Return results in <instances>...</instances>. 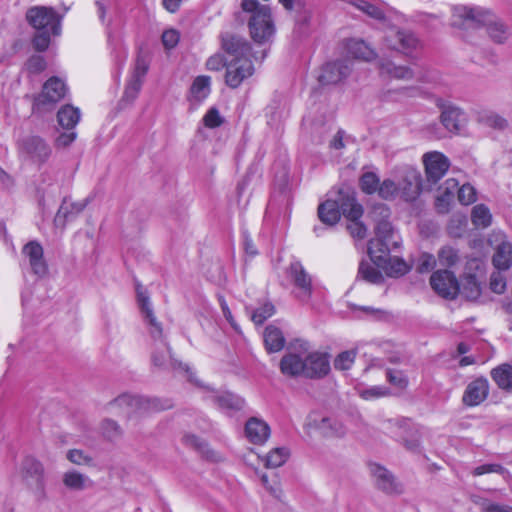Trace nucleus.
I'll use <instances>...</instances> for the list:
<instances>
[{"mask_svg": "<svg viewBox=\"0 0 512 512\" xmlns=\"http://www.w3.org/2000/svg\"><path fill=\"white\" fill-rule=\"evenodd\" d=\"M453 18V25L465 30L484 31L496 43H503L508 38L504 24L482 8L456 6L453 9Z\"/></svg>", "mask_w": 512, "mask_h": 512, "instance_id": "nucleus-1", "label": "nucleus"}, {"mask_svg": "<svg viewBox=\"0 0 512 512\" xmlns=\"http://www.w3.org/2000/svg\"><path fill=\"white\" fill-rule=\"evenodd\" d=\"M137 298L145 320L150 326V335L155 341L154 350L152 352V362L154 366L159 368L180 367L181 363H177L171 358L169 346L164 341L162 326L153 314L148 296L144 292L138 291Z\"/></svg>", "mask_w": 512, "mask_h": 512, "instance_id": "nucleus-2", "label": "nucleus"}, {"mask_svg": "<svg viewBox=\"0 0 512 512\" xmlns=\"http://www.w3.org/2000/svg\"><path fill=\"white\" fill-rule=\"evenodd\" d=\"M241 7L251 14L249 29L252 39L257 43L268 41L274 34L269 7L261 5L258 0H242Z\"/></svg>", "mask_w": 512, "mask_h": 512, "instance_id": "nucleus-3", "label": "nucleus"}, {"mask_svg": "<svg viewBox=\"0 0 512 512\" xmlns=\"http://www.w3.org/2000/svg\"><path fill=\"white\" fill-rule=\"evenodd\" d=\"M67 93L64 81L56 76L49 78L42 87L41 92L35 97L33 108L38 112L52 110Z\"/></svg>", "mask_w": 512, "mask_h": 512, "instance_id": "nucleus-4", "label": "nucleus"}, {"mask_svg": "<svg viewBox=\"0 0 512 512\" xmlns=\"http://www.w3.org/2000/svg\"><path fill=\"white\" fill-rule=\"evenodd\" d=\"M386 430L395 438L401 439L410 451H417L421 445L422 430L409 419H391L386 423Z\"/></svg>", "mask_w": 512, "mask_h": 512, "instance_id": "nucleus-5", "label": "nucleus"}, {"mask_svg": "<svg viewBox=\"0 0 512 512\" xmlns=\"http://www.w3.org/2000/svg\"><path fill=\"white\" fill-rule=\"evenodd\" d=\"M26 20L36 31H51L53 36L61 33L60 17L53 8L31 7L26 12Z\"/></svg>", "mask_w": 512, "mask_h": 512, "instance_id": "nucleus-6", "label": "nucleus"}, {"mask_svg": "<svg viewBox=\"0 0 512 512\" xmlns=\"http://www.w3.org/2000/svg\"><path fill=\"white\" fill-rule=\"evenodd\" d=\"M355 197V192L349 187L340 188L333 198L327 199L318 207V216L320 220L327 225H334L340 220L343 214V203L346 202V196Z\"/></svg>", "mask_w": 512, "mask_h": 512, "instance_id": "nucleus-7", "label": "nucleus"}, {"mask_svg": "<svg viewBox=\"0 0 512 512\" xmlns=\"http://www.w3.org/2000/svg\"><path fill=\"white\" fill-rule=\"evenodd\" d=\"M150 60L144 53H139L135 60L131 76L127 81L122 101L132 103L141 90L144 78L149 70Z\"/></svg>", "mask_w": 512, "mask_h": 512, "instance_id": "nucleus-8", "label": "nucleus"}, {"mask_svg": "<svg viewBox=\"0 0 512 512\" xmlns=\"http://www.w3.org/2000/svg\"><path fill=\"white\" fill-rule=\"evenodd\" d=\"M111 405L119 408L129 417L160 409L157 400L130 394L117 397Z\"/></svg>", "mask_w": 512, "mask_h": 512, "instance_id": "nucleus-9", "label": "nucleus"}, {"mask_svg": "<svg viewBox=\"0 0 512 512\" xmlns=\"http://www.w3.org/2000/svg\"><path fill=\"white\" fill-rule=\"evenodd\" d=\"M304 429L308 434L317 432L324 437L340 438L346 434V428L342 423L316 413H312L308 416Z\"/></svg>", "mask_w": 512, "mask_h": 512, "instance_id": "nucleus-10", "label": "nucleus"}, {"mask_svg": "<svg viewBox=\"0 0 512 512\" xmlns=\"http://www.w3.org/2000/svg\"><path fill=\"white\" fill-rule=\"evenodd\" d=\"M385 42L393 50L404 54H412L421 47L419 39L410 31L399 30L389 26L385 33Z\"/></svg>", "mask_w": 512, "mask_h": 512, "instance_id": "nucleus-11", "label": "nucleus"}, {"mask_svg": "<svg viewBox=\"0 0 512 512\" xmlns=\"http://www.w3.org/2000/svg\"><path fill=\"white\" fill-rule=\"evenodd\" d=\"M345 200L346 202L342 205L344 207L343 215L348 220L347 230L353 238L362 240L367 235V228L360 221L363 215V208L357 203L355 197H351V195L346 196Z\"/></svg>", "mask_w": 512, "mask_h": 512, "instance_id": "nucleus-12", "label": "nucleus"}, {"mask_svg": "<svg viewBox=\"0 0 512 512\" xmlns=\"http://www.w3.org/2000/svg\"><path fill=\"white\" fill-rule=\"evenodd\" d=\"M430 285L436 294L446 299H454L460 292L456 276L447 269L435 271L430 277Z\"/></svg>", "mask_w": 512, "mask_h": 512, "instance_id": "nucleus-13", "label": "nucleus"}, {"mask_svg": "<svg viewBox=\"0 0 512 512\" xmlns=\"http://www.w3.org/2000/svg\"><path fill=\"white\" fill-rule=\"evenodd\" d=\"M253 73L254 66L249 58L231 59L226 64L225 83L235 89Z\"/></svg>", "mask_w": 512, "mask_h": 512, "instance_id": "nucleus-14", "label": "nucleus"}, {"mask_svg": "<svg viewBox=\"0 0 512 512\" xmlns=\"http://www.w3.org/2000/svg\"><path fill=\"white\" fill-rule=\"evenodd\" d=\"M19 150L22 157L38 164L44 163L51 153L49 146L38 136L23 139Z\"/></svg>", "mask_w": 512, "mask_h": 512, "instance_id": "nucleus-15", "label": "nucleus"}, {"mask_svg": "<svg viewBox=\"0 0 512 512\" xmlns=\"http://www.w3.org/2000/svg\"><path fill=\"white\" fill-rule=\"evenodd\" d=\"M296 296L301 301H308L312 295V279L300 262L291 263L288 269Z\"/></svg>", "mask_w": 512, "mask_h": 512, "instance_id": "nucleus-16", "label": "nucleus"}, {"mask_svg": "<svg viewBox=\"0 0 512 512\" xmlns=\"http://www.w3.org/2000/svg\"><path fill=\"white\" fill-rule=\"evenodd\" d=\"M422 159L427 180L433 183L438 182L450 167L449 159L438 151L427 152Z\"/></svg>", "mask_w": 512, "mask_h": 512, "instance_id": "nucleus-17", "label": "nucleus"}, {"mask_svg": "<svg viewBox=\"0 0 512 512\" xmlns=\"http://www.w3.org/2000/svg\"><path fill=\"white\" fill-rule=\"evenodd\" d=\"M399 197L405 201L414 200L421 190V175L414 168H406L402 171L397 181Z\"/></svg>", "mask_w": 512, "mask_h": 512, "instance_id": "nucleus-18", "label": "nucleus"}, {"mask_svg": "<svg viewBox=\"0 0 512 512\" xmlns=\"http://www.w3.org/2000/svg\"><path fill=\"white\" fill-rule=\"evenodd\" d=\"M305 365L307 378L325 377L331 369L328 355L319 351H305Z\"/></svg>", "mask_w": 512, "mask_h": 512, "instance_id": "nucleus-19", "label": "nucleus"}, {"mask_svg": "<svg viewBox=\"0 0 512 512\" xmlns=\"http://www.w3.org/2000/svg\"><path fill=\"white\" fill-rule=\"evenodd\" d=\"M350 66L347 61H337L325 64L318 76L322 85H333L341 82L350 73Z\"/></svg>", "mask_w": 512, "mask_h": 512, "instance_id": "nucleus-20", "label": "nucleus"}, {"mask_svg": "<svg viewBox=\"0 0 512 512\" xmlns=\"http://www.w3.org/2000/svg\"><path fill=\"white\" fill-rule=\"evenodd\" d=\"M22 255L27 259L34 274L41 277L47 273V264L44 259L43 248L38 242H28L22 249Z\"/></svg>", "mask_w": 512, "mask_h": 512, "instance_id": "nucleus-21", "label": "nucleus"}, {"mask_svg": "<svg viewBox=\"0 0 512 512\" xmlns=\"http://www.w3.org/2000/svg\"><path fill=\"white\" fill-rule=\"evenodd\" d=\"M280 370L286 376L306 377L305 351L287 352L280 361Z\"/></svg>", "mask_w": 512, "mask_h": 512, "instance_id": "nucleus-22", "label": "nucleus"}, {"mask_svg": "<svg viewBox=\"0 0 512 512\" xmlns=\"http://www.w3.org/2000/svg\"><path fill=\"white\" fill-rule=\"evenodd\" d=\"M377 487L386 494H399L402 492L401 485L396 481L393 474L379 464L370 466Z\"/></svg>", "mask_w": 512, "mask_h": 512, "instance_id": "nucleus-23", "label": "nucleus"}, {"mask_svg": "<svg viewBox=\"0 0 512 512\" xmlns=\"http://www.w3.org/2000/svg\"><path fill=\"white\" fill-rule=\"evenodd\" d=\"M488 393V380L486 378L480 377L471 381L467 385L462 397V401L467 406H477L487 398Z\"/></svg>", "mask_w": 512, "mask_h": 512, "instance_id": "nucleus-24", "label": "nucleus"}, {"mask_svg": "<svg viewBox=\"0 0 512 512\" xmlns=\"http://www.w3.org/2000/svg\"><path fill=\"white\" fill-rule=\"evenodd\" d=\"M466 113L459 107L448 105L443 107L440 121L450 132H459L467 123Z\"/></svg>", "mask_w": 512, "mask_h": 512, "instance_id": "nucleus-25", "label": "nucleus"}, {"mask_svg": "<svg viewBox=\"0 0 512 512\" xmlns=\"http://www.w3.org/2000/svg\"><path fill=\"white\" fill-rule=\"evenodd\" d=\"M245 436L253 444H263L270 436L268 424L259 418L252 417L245 424Z\"/></svg>", "mask_w": 512, "mask_h": 512, "instance_id": "nucleus-26", "label": "nucleus"}, {"mask_svg": "<svg viewBox=\"0 0 512 512\" xmlns=\"http://www.w3.org/2000/svg\"><path fill=\"white\" fill-rule=\"evenodd\" d=\"M354 5L358 10L362 11L367 16L378 20L383 24L390 23L392 20L399 18V15L396 12L390 9L385 10L382 7L367 0H357Z\"/></svg>", "mask_w": 512, "mask_h": 512, "instance_id": "nucleus-27", "label": "nucleus"}, {"mask_svg": "<svg viewBox=\"0 0 512 512\" xmlns=\"http://www.w3.org/2000/svg\"><path fill=\"white\" fill-rule=\"evenodd\" d=\"M86 205V199L75 202L71 199L65 198L55 216V224L57 226L64 227L66 222L74 219L77 215H79L85 209Z\"/></svg>", "mask_w": 512, "mask_h": 512, "instance_id": "nucleus-28", "label": "nucleus"}, {"mask_svg": "<svg viewBox=\"0 0 512 512\" xmlns=\"http://www.w3.org/2000/svg\"><path fill=\"white\" fill-rule=\"evenodd\" d=\"M458 186L459 183L456 179L449 178L439 187L435 201V206L439 213H447L449 211Z\"/></svg>", "mask_w": 512, "mask_h": 512, "instance_id": "nucleus-29", "label": "nucleus"}, {"mask_svg": "<svg viewBox=\"0 0 512 512\" xmlns=\"http://www.w3.org/2000/svg\"><path fill=\"white\" fill-rule=\"evenodd\" d=\"M63 486L72 492L84 491L92 486V480L88 475L76 470L68 469L61 477Z\"/></svg>", "mask_w": 512, "mask_h": 512, "instance_id": "nucleus-30", "label": "nucleus"}, {"mask_svg": "<svg viewBox=\"0 0 512 512\" xmlns=\"http://www.w3.org/2000/svg\"><path fill=\"white\" fill-rule=\"evenodd\" d=\"M223 49L232 57V59L248 58L250 46L242 37L226 34L222 37Z\"/></svg>", "mask_w": 512, "mask_h": 512, "instance_id": "nucleus-31", "label": "nucleus"}, {"mask_svg": "<svg viewBox=\"0 0 512 512\" xmlns=\"http://www.w3.org/2000/svg\"><path fill=\"white\" fill-rule=\"evenodd\" d=\"M398 242H389L379 239H371L368 244V254L372 262L376 265H383L390 256V247H396Z\"/></svg>", "mask_w": 512, "mask_h": 512, "instance_id": "nucleus-32", "label": "nucleus"}, {"mask_svg": "<svg viewBox=\"0 0 512 512\" xmlns=\"http://www.w3.org/2000/svg\"><path fill=\"white\" fill-rule=\"evenodd\" d=\"M491 378L496 385L508 393H512V365L504 363L491 370Z\"/></svg>", "mask_w": 512, "mask_h": 512, "instance_id": "nucleus-33", "label": "nucleus"}, {"mask_svg": "<svg viewBox=\"0 0 512 512\" xmlns=\"http://www.w3.org/2000/svg\"><path fill=\"white\" fill-rule=\"evenodd\" d=\"M379 69L381 74L398 80H410L414 77L410 67L396 65L390 60H382L379 64Z\"/></svg>", "mask_w": 512, "mask_h": 512, "instance_id": "nucleus-34", "label": "nucleus"}, {"mask_svg": "<svg viewBox=\"0 0 512 512\" xmlns=\"http://www.w3.org/2000/svg\"><path fill=\"white\" fill-rule=\"evenodd\" d=\"M81 117L80 110L72 105L63 106L57 113L59 125L67 130H73Z\"/></svg>", "mask_w": 512, "mask_h": 512, "instance_id": "nucleus-35", "label": "nucleus"}, {"mask_svg": "<svg viewBox=\"0 0 512 512\" xmlns=\"http://www.w3.org/2000/svg\"><path fill=\"white\" fill-rule=\"evenodd\" d=\"M264 343L268 352H278L285 345V338L280 329L268 326L264 332Z\"/></svg>", "mask_w": 512, "mask_h": 512, "instance_id": "nucleus-36", "label": "nucleus"}, {"mask_svg": "<svg viewBox=\"0 0 512 512\" xmlns=\"http://www.w3.org/2000/svg\"><path fill=\"white\" fill-rule=\"evenodd\" d=\"M347 52L353 58L364 61H370L375 57V52L362 40H349L347 43Z\"/></svg>", "mask_w": 512, "mask_h": 512, "instance_id": "nucleus-37", "label": "nucleus"}, {"mask_svg": "<svg viewBox=\"0 0 512 512\" xmlns=\"http://www.w3.org/2000/svg\"><path fill=\"white\" fill-rule=\"evenodd\" d=\"M493 264L498 270H506L512 264V244L503 241L496 249Z\"/></svg>", "mask_w": 512, "mask_h": 512, "instance_id": "nucleus-38", "label": "nucleus"}, {"mask_svg": "<svg viewBox=\"0 0 512 512\" xmlns=\"http://www.w3.org/2000/svg\"><path fill=\"white\" fill-rule=\"evenodd\" d=\"M213 400L223 410H240L245 403L243 398L230 392L219 393Z\"/></svg>", "mask_w": 512, "mask_h": 512, "instance_id": "nucleus-39", "label": "nucleus"}, {"mask_svg": "<svg viewBox=\"0 0 512 512\" xmlns=\"http://www.w3.org/2000/svg\"><path fill=\"white\" fill-rule=\"evenodd\" d=\"M477 120L479 123L497 130H504L508 127V121L503 116L489 110L480 111Z\"/></svg>", "mask_w": 512, "mask_h": 512, "instance_id": "nucleus-40", "label": "nucleus"}, {"mask_svg": "<svg viewBox=\"0 0 512 512\" xmlns=\"http://www.w3.org/2000/svg\"><path fill=\"white\" fill-rule=\"evenodd\" d=\"M386 260L387 261H385L383 265H379L378 267L381 268L389 277L403 276L409 270L405 261L398 257L389 256Z\"/></svg>", "mask_w": 512, "mask_h": 512, "instance_id": "nucleus-41", "label": "nucleus"}, {"mask_svg": "<svg viewBox=\"0 0 512 512\" xmlns=\"http://www.w3.org/2000/svg\"><path fill=\"white\" fill-rule=\"evenodd\" d=\"M211 78L209 76H198L192 83L190 88L191 97L201 102L210 94Z\"/></svg>", "mask_w": 512, "mask_h": 512, "instance_id": "nucleus-42", "label": "nucleus"}, {"mask_svg": "<svg viewBox=\"0 0 512 512\" xmlns=\"http://www.w3.org/2000/svg\"><path fill=\"white\" fill-rule=\"evenodd\" d=\"M437 261L441 266L453 268L461 262V256L454 247L444 246L438 251Z\"/></svg>", "mask_w": 512, "mask_h": 512, "instance_id": "nucleus-43", "label": "nucleus"}, {"mask_svg": "<svg viewBox=\"0 0 512 512\" xmlns=\"http://www.w3.org/2000/svg\"><path fill=\"white\" fill-rule=\"evenodd\" d=\"M469 300L477 299L481 294L480 282L476 275L465 276L462 284L460 285V292Z\"/></svg>", "mask_w": 512, "mask_h": 512, "instance_id": "nucleus-44", "label": "nucleus"}, {"mask_svg": "<svg viewBox=\"0 0 512 512\" xmlns=\"http://www.w3.org/2000/svg\"><path fill=\"white\" fill-rule=\"evenodd\" d=\"M22 471L26 476L36 478L41 487L43 486L44 467L40 461L33 457H26L22 463Z\"/></svg>", "mask_w": 512, "mask_h": 512, "instance_id": "nucleus-45", "label": "nucleus"}, {"mask_svg": "<svg viewBox=\"0 0 512 512\" xmlns=\"http://www.w3.org/2000/svg\"><path fill=\"white\" fill-rule=\"evenodd\" d=\"M358 278L371 284H379L383 281L382 274L370 263L361 262L358 269Z\"/></svg>", "mask_w": 512, "mask_h": 512, "instance_id": "nucleus-46", "label": "nucleus"}, {"mask_svg": "<svg viewBox=\"0 0 512 512\" xmlns=\"http://www.w3.org/2000/svg\"><path fill=\"white\" fill-rule=\"evenodd\" d=\"M66 459L76 465V466H85V467H93L94 466V459L93 457L81 450V449H69L66 452Z\"/></svg>", "mask_w": 512, "mask_h": 512, "instance_id": "nucleus-47", "label": "nucleus"}, {"mask_svg": "<svg viewBox=\"0 0 512 512\" xmlns=\"http://www.w3.org/2000/svg\"><path fill=\"white\" fill-rule=\"evenodd\" d=\"M472 223L478 228H486L491 224L492 216L489 209L480 204L476 205L472 210Z\"/></svg>", "mask_w": 512, "mask_h": 512, "instance_id": "nucleus-48", "label": "nucleus"}, {"mask_svg": "<svg viewBox=\"0 0 512 512\" xmlns=\"http://www.w3.org/2000/svg\"><path fill=\"white\" fill-rule=\"evenodd\" d=\"M289 457V451L286 448H275L271 450L265 458L267 468H278L282 466Z\"/></svg>", "mask_w": 512, "mask_h": 512, "instance_id": "nucleus-49", "label": "nucleus"}, {"mask_svg": "<svg viewBox=\"0 0 512 512\" xmlns=\"http://www.w3.org/2000/svg\"><path fill=\"white\" fill-rule=\"evenodd\" d=\"M472 501L479 506L481 512H512V507L491 502L480 496H473Z\"/></svg>", "mask_w": 512, "mask_h": 512, "instance_id": "nucleus-50", "label": "nucleus"}, {"mask_svg": "<svg viewBox=\"0 0 512 512\" xmlns=\"http://www.w3.org/2000/svg\"><path fill=\"white\" fill-rule=\"evenodd\" d=\"M396 235L389 222V219L385 221H379L378 224L375 225V238L379 240H385L389 242H398L395 239Z\"/></svg>", "mask_w": 512, "mask_h": 512, "instance_id": "nucleus-51", "label": "nucleus"}, {"mask_svg": "<svg viewBox=\"0 0 512 512\" xmlns=\"http://www.w3.org/2000/svg\"><path fill=\"white\" fill-rule=\"evenodd\" d=\"M356 358V351L355 350H348L343 351L340 354L337 355V357L334 360V367L336 370L340 371H346L349 370Z\"/></svg>", "mask_w": 512, "mask_h": 512, "instance_id": "nucleus-52", "label": "nucleus"}, {"mask_svg": "<svg viewBox=\"0 0 512 512\" xmlns=\"http://www.w3.org/2000/svg\"><path fill=\"white\" fill-rule=\"evenodd\" d=\"M379 184V178L372 172H366L360 178L361 190L366 194H373L377 192Z\"/></svg>", "mask_w": 512, "mask_h": 512, "instance_id": "nucleus-53", "label": "nucleus"}, {"mask_svg": "<svg viewBox=\"0 0 512 512\" xmlns=\"http://www.w3.org/2000/svg\"><path fill=\"white\" fill-rule=\"evenodd\" d=\"M378 195L385 200H392L399 197L397 182L386 179L379 184Z\"/></svg>", "mask_w": 512, "mask_h": 512, "instance_id": "nucleus-54", "label": "nucleus"}, {"mask_svg": "<svg viewBox=\"0 0 512 512\" xmlns=\"http://www.w3.org/2000/svg\"><path fill=\"white\" fill-rule=\"evenodd\" d=\"M274 313V306L271 303H265L261 307L253 311L251 319L256 325H261Z\"/></svg>", "mask_w": 512, "mask_h": 512, "instance_id": "nucleus-55", "label": "nucleus"}, {"mask_svg": "<svg viewBox=\"0 0 512 512\" xmlns=\"http://www.w3.org/2000/svg\"><path fill=\"white\" fill-rule=\"evenodd\" d=\"M359 396L364 400H374L389 395V389L384 386H372L359 389Z\"/></svg>", "mask_w": 512, "mask_h": 512, "instance_id": "nucleus-56", "label": "nucleus"}, {"mask_svg": "<svg viewBox=\"0 0 512 512\" xmlns=\"http://www.w3.org/2000/svg\"><path fill=\"white\" fill-rule=\"evenodd\" d=\"M52 35L51 31H37L32 40L34 49L39 52L45 51L49 47Z\"/></svg>", "mask_w": 512, "mask_h": 512, "instance_id": "nucleus-57", "label": "nucleus"}, {"mask_svg": "<svg viewBox=\"0 0 512 512\" xmlns=\"http://www.w3.org/2000/svg\"><path fill=\"white\" fill-rule=\"evenodd\" d=\"M489 473H498V474H502V475H509V472L502 465L496 464V463L480 465V466L476 467L472 472V474L474 476H481V475L489 474Z\"/></svg>", "mask_w": 512, "mask_h": 512, "instance_id": "nucleus-58", "label": "nucleus"}, {"mask_svg": "<svg viewBox=\"0 0 512 512\" xmlns=\"http://www.w3.org/2000/svg\"><path fill=\"white\" fill-rule=\"evenodd\" d=\"M458 200L464 204L469 205L476 201V191L470 184H464L460 188L458 187Z\"/></svg>", "mask_w": 512, "mask_h": 512, "instance_id": "nucleus-59", "label": "nucleus"}, {"mask_svg": "<svg viewBox=\"0 0 512 512\" xmlns=\"http://www.w3.org/2000/svg\"><path fill=\"white\" fill-rule=\"evenodd\" d=\"M437 262L432 254L422 253L418 258L416 269L420 273H425L432 270Z\"/></svg>", "mask_w": 512, "mask_h": 512, "instance_id": "nucleus-60", "label": "nucleus"}, {"mask_svg": "<svg viewBox=\"0 0 512 512\" xmlns=\"http://www.w3.org/2000/svg\"><path fill=\"white\" fill-rule=\"evenodd\" d=\"M46 67L47 63L44 57L40 55L31 56L26 63V68L31 74H39L43 72Z\"/></svg>", "mask_w": 512, "mask_h": 512, "instance_id": "nucleus-61", "label": "nucleus"}, {"mask_svg": "<svg viewBox=\"0 0 512 512\" xmlns=\"http://www.w3.org/2000/svg\"><path fill=\"white\" fill-rule=\"evenodd\" d=\"M203 123L207 128H217L223 123V118L216 108H210L203 117Z\"/></svg>", "mask_w": 512, "mask_h": 512, "instance_id": "nucleus-62", "label": "nucleus"}, {"mask_svg": "<svg viewBox=\"0 0 512 512\" xmlns=\"http://www.w3.org/2000/svg\"><path fill=\"white\" fill-rule=\"evenodd\" d=\"M102 431L105 437L108 439H115L119 437L122 433V430L117 422L114 420H104L102 422Z\"/></svg>", "mask_w": 512, "mask_h": 512, "instance_id": "nucleus-63", "label": "nucleus"}, {"mask_svg": "<svg viewBox=\"0 0 512 512\" xmlns=\"http://www.w3.org/2000/svg\"><path fill=\"white\" fill-rule=\"evenodd\" d=\"M368 216L371 218V220L376 225L381 220L385 221V220L389 219L390 211L386 205L378 204L372 208V210L369 212Z\"/></svg>", "mask_w": 512, "mask_h": 512, "instance_id": "nucleus-64", "label": "nucleus"}]
</instances>
